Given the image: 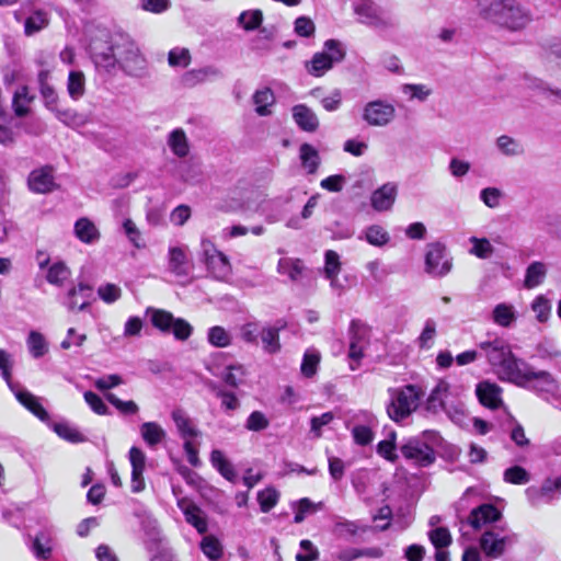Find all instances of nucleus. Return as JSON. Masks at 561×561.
<instances>
[{
    "instance_id": "obj_1",
    "label": "nucleus",
    "mask_w": 561,
    "mask_h": 561,
    "mask_svg": "<svg viewBox=\"0 0 561 561\" xmlns=\"http://www.w3.org/2000/svg\"><path fill=\"white\" fill-rule=\"evenodd\" d=\"M481 19L510 32H522L533 21L531 12L517 0H478Z\"/></svg>"
},
{
    "instance_id": "obj_2",
    "label": "nucleus",
    "mask_w": 561,
    "mask_h": 561,
    "mask_svg": "<svg viewBox=\"0 0 561 561\" xmlns=\"http://www.w3.org/2000/svg\"><path fill=\"white\" fill-rule=\"evenodd\" d=\"M479 347L483 351L489 364L494 368L499 378L513 383L518 373H520V364H524L525 360L513 354L508 342L495 337L492 341L480 342Z\"/></svg>"
},
{
    "instance_id": "obj_3",
    "label": "nucleus",
    "mask_w": 561,
    "mask_h": 561,
    "mask_svg": "<svg viewBox=\"0 0 561 561\" xmlns=\"http://www.w3.org/2000/svg\"><path fill=\"white\" fill-rule=\"evenodd\" d=\"M125 36V33H111L106 28H98L91 36L89 50L91 58L99 70L111 73L116 69V57L121 50L118 37Z\"/></svg>"
},
{
    "instance_id": "obj_4",
    "label": "nucleus",
    "mask_w": 561,
    "mask_h": 561,
    "mask_svg": "<svg viewBox=\"0 0 561 561\" xmlns=\"http://www.w3.org/2000/svg\"><path fill=\"white\" fill-rule=\"evenodd\" d=\"M388 416L399 423L409 417L419 407L424 392L415 385L389 389Z\"/></svg>"
},
{
    "instance_id": "obj_5",
    "label": "nucleus",
    "mask_w": 561,
    "mask_h": 561,
    "mask_svg": "<svg viewBox=\"0 0 561 561\" xmlns=\"http://www.w3.org/2000/svg\"><path fill=\"white\" fill-rule=\"evenodd\" d=\"M146 314L150 317L153 328L164 334L172 333L179 341H186L193 333V327L182 318H175L170 311L148 307Z\"/></svg>"
},
{
    "instance_id": "obj_6",
    "label": "nucleus",
    "mask_w": 561,
    "mask_h": 561,
    "mask_svg": "<svg viewBox=\"0 0 561 561\" xmlns=\"http://www.w3.org/2000/svg\"><path fill=\"white\" fill-rule=\"evenodd\" d=\"M118 44H121V50L116 57L117 67L127 76L142 77L146 72L147 60L137 44L127 34L125 37H118Z\"/></svg>"
},
{
    "instance_id": "obj_7",
    "label": "nucleus",
    "mask_w": 561,
    "mask_h": 561,
    "mask_svg": "<svg viewBox=\"0 0 561 561\" xmlns=\"http://www.w3.org/2000/svg\"><path fill=\"white\" fill-rule=\"evenodd\" d=\"M520 365V373L514 379V385L536 392L553 393L558 390V381L549 371L536 370L527 362Z\"/></svg>"
},
{
    "instance_id": "obj_8",
    "label": "nucleus",
    "mask_w": 561,
    "mask_h": 561,
    "mask_svg": "<svg viewBox=\"0 0 561 561\" xmlns=\"http://www.w3.org/2000/svg\"><path fill=\"white\" fill-rule=\"evenodd\" d=\"M344 57L345 50L342 44L336 39H328L324 43V50L316 53L312 59L306 64V68L310 75L321 77L329 71L334 64L342 61Z\"/></svg>"
},
{
    "instance_id": "obj_9",
    "label": "nucleus",
    "mask_w": 561,
    "mask_h": 561,
    "mask_svg": "<svg viewBox=\"0 0 561 561\" xmlns=\"http://www.w3.org/2000/svg\"><path fill=\"white\" fill-rule=\"evenodd\" d=\"M358 22L375 30H388L396 26L394 20L371 0H363L354 5Z\"/></svg>"
},
{
    "instance_id": "obj_10",
    "label": "nucleus",
    "mask_w": 561,
    "mask_h": 561,
    "mask_svg": "<svg viewBox=\"0 0 561 561\" xmlns=\"http://www.w3.org/2000/svg\"><path fill=\"white\" fill-rule=\"evenodd\" d=\"M453 268V257L448 255L446 245L442 242H433L426 245L425 272L432 277H444Z\"/></svg>"
},
{
    "instance_id": "obj_11",
    "label": "nucleus",
    "mask_w": 561,
    "mask_h": 561,
    "mask_svg": "<svg viewBox=\"0 0 561 561\" xmlns=\"http://www.w3.org/2000/svg\"><path fill=\"white\" fill-rule=\"evenodd\" d=\"M503 529L493 527L484 531L480 538V548L489 558H500L507 547L517 541V535L514 533L503 534Z\"/></svg>"
},
{
    "instance_id": "obj_12",
    "label": "nucleus",
    "mask_w": 561,
    "mask_h": 561,
    "mask_svg": "<svg viewBox=\"0 0 561 561\" xmlns=\"http://www.w3.org/2000/svg\"><path fill=\"white\" fill-rule=\"evenodd\" d=\"M201 249L203 261L213 277L219 280L227 279L231 274V265L228 257L218 251L213 242L206 239L202 240Z\"/></svg>"
},
{
    "instance_id": "obj_13",
    "label": "nucleus",
    "mask_w": 561,
    "mask_h": 561,
    "mask_svg": "<svg viewBox=\"0 0 561 561\" xmlns=\"http://www.w3.org/2000/svg\"><path fill=\"white\" fill-rule=\"evenodd\" d=\"M400 451L407 460L417 467H428L436 459L433 447L416 437L409 438L400 447Z\"/></svg>"
},
{
    "instance_id": "obj_14",
    "label": "nucleus",
    "mask_w": 561,
    "mask_h": 561,
    "mask_svg": "<svg viewBox=\"0 0 561 561\" xmlns=\"http://www.w3.org/2000/svg\"><path fill=\"white\" fill-rule=\"evenodd\" d=\"M92 296L93 287L88 283L79 282L60 296L59 301L69 312L85 311L91 306Z\"/></svg>"
},
{
    "instance_id": "obj_15",
    "label": "nucleus",
    "mask_w": 561,
    "mask_h": 561,
    "mask_svg": "<svg viewBox=\"0 0 561 561\" xmlns=\"http://www.w3.org/2000/svg\"><path fill=\"white\" fill-rule=\"evenodd\" d=\"M396 117V108L391 103L382 100L368 102L364 108L362 118L373 127L388 126Z\"/></svg>"
},
{
    "instance_id": "obj_16",
    "label": "nucleus",
    "mask_w": 561,
    "mask_h": 561,
    "mask_svg": "<svg viewBox=\"0 0 561 561\" xmlns=\"http://www.w3.org/2000/svg\"><path fill=\"white\" fill-rule=\"evenodd\" d=\"M128 458L131 465L130 489L131 492L139 493L146 488L142 474L146 468L147 457L140 448L134 446L129 449Z\"/></svg>"
},
{
    "instance_id": "obj_17",
    "label": "nucleus",
    "mask_w": 561,
    "mask_h": 561,
    "mask_svg": "<svg viewBox=\"0 0 561 561\" xmlns=\"http://www.w3.org/2000/svg\"><path fill=\"white\" fill-rule=\"evenodd\" d=\"M168 270L176 277H188L192 264L183 247H171L168 253Z\"/></svg>"
},
{
    "instance_id": "obj_18",
    "label": "nucleus",
    "mask_w": 561,
    "mask_h": 561,
    "mask_svg": "<svg viewBox=\"0 0 561 561\" xmlns=\"http://www.w3.org/2000/svg\"><path fill=\"white\" fill-rule=\"evenodd\" d=\"M501 516V512L493 504H482L471 511L468 524L474 530H479L483 526L497 522Z\"/></svg>"
},
{
    "instance_id": "obj_19",
    "label": "nucleus",
    "mask_w": 561,
    "mask_h": 561,
    "mask_svg": "<svg viewBox=\"0 0 561 561\" xmlns=\"http://www.w3.org/2000/svg\"><path fill=\"white\" fill-rule=\"evenodd\" d=\"M398 194V186L394 183L388 182L373 192L370 196L371 207L377 211H386L391 209L396 202Z\"/></svg>"
},
{
    "instance_id": "obj_20",
    "label": "nucleus",
    "mask_w": 561,
    "mask_h": 561,
    "mask_svg": "<svg viewBox=\"0 0 561 561\" xmlns=\"http://www.w3.org/2000/svg\"><path fill=\"white\" fill-rule=\"evenodd\" d=\"M28 187L35 193L45 194L55 188L53 169L44 167L31 172L28 176Z\"/></svg>"
},
{
    "instance_id": "obj_21",
    "label": "nucleus",
    "mask_w": 561,
    "mask_h": 561,
    "mask_svg": "<svg viewBox=\"0 0 561 561\" xmlns=\"http://www.w3.org/2000/svg\"><path fill=\"white\" fill-rule=\"evenodd\" d=\"M480 403L489 409H497L502 404V389L494 382L481 381L476 388Z\"/></svg>"
},
{
    "instance_id": "obj_22",
    "label": "nucleus",
    "mask_w": 561,
    "mask_h": 561,
    "mask_svg": "<svg viewBox=\"0 0 561 561\" xmlns=\"http://www.w3.org/2000/svg\"><path fill=\"white\" fill-rule=\"evenodd\" d=\"M293 119L304 131L314 133L319 128L317 114L305 104H297L291 108Z\"/></svg>"
},
{
    "instance_id": "obj_23",
    "label": "nucleus",
    "mask_w": 561,
    "mask_h": 561,
    "mask_svg": "<svg viewBox=\"0 0 561 561\" xmlns=\"http://www.w3.org/2000/svg\"><path fill=\"white\" fill-rule=\"evenodd\" d=\"M286 327V322L277 320L274 325L264 327L261 332L263 350L268 354H276L280 351L279 331Z\"/></svg>"
},
{
    "instance_id": "obj_24",
    "label": "nucleus",
    "mask_w": 561,
    "mask_h": 561,
    "mask_svg": "<svg viewBox=\"0 0 561 561\" xmlns=\"http://www.w3.org/2000/svg\"><path fill=\"white\" fill-rule=\"evenodd\" d=\"M209 373L222 379V381L232 388H238L243 382L245 371L241 365H229L219 369L218 367L207 366Z\"/></svg>"
},
{
    "instance_id": "obj_25",
    "label": "nucleus",
    "mask_w": 561,
    "mask_h": 561,
    "mask_svg": "<svg viewBox=\"0 0 561 561\" xmlns=\"http://www.w3.org/2000/svg\"><path fill=\"white\" fill-rule=\"evenodd\" d=\"M171 417L184 440H191L199 435V431L195 427L193 421L187 416L184 410L175 409L172 411Z\"/></svg>"
},
{
    "instance_id": "obj_26",
    "label": "nucleus",
    "mask_w": 561,
    "mask_h": 561,
    "mask_svg": "<svg viewBox=\"0 0 561 561\" xmlns=\"http://www.w3.org/2000/svg\"><path fill=\"white\" fill-rule=\"evenodd\" d=\"M178 505L182 510L185 520L195 527L199 534L207 531V522L202 516V512L198 506L193 503L185 504L184 500H180Z\"/></svg>"
},
{
    "instance_id": "obj_27",
    "label": "nucleus",
    "mask_w": 561,
    "mask_h": 561,
    "mask_svg": "<svg viewBox=\"0 0 561 561\" xmlns=\"http://www.w3.org/2000/svg\"><path fill=\"white\" fill-rule=\"evenodd\" d=\"M15 398L18 401L24 405L28 411H31L35 416H37L42 421H46L48 419L47 411L39 403L38 399L26 390H15L13 388Z\"/></svg>"
},
{
    "instance_id": "obj_28",
    "label": "nucleus",
    "mask_w": 561,
    "mask_h": 561,
    "mask_svg": "<svg viewBox=\"0 0 561 561\" xmlns=\"http://www.w3.org/2000/svg\"><path fill=\"white\" fill-rule=\"evenodd\" d=\"M15 398L18 401L24 405L28 411H31L35 416H37L42 421H46L48 419L47 411L39 403L38 399L26 390H15L13 388Z\"/></svg>"
},
{
    "instance_id": "obj_29",
    "label": "nucleus",
    "mask_w": 561,
    "mask_h": 561,
    "mask_svg": "<svg viewBox=\"0 0 561 561\" xmlns=\"http://www.w3.org/2000/svg\"><path fill=\"white\" fill-rule=\"evenodd\" d=\"M221 75L220 70L213 66H207L201 69H193L185 72L182 77V82L186 87H194L197 83L204 82L210 78H217Z\"/></svg>"
},
{
    "instance_id": "obj_30",
    "label": "nucleus",
    "mask_w": 561,
    "mask_h": 561,
    "mask_svg": "<svg viewBox=\"0 0 561 561\" xmlns=\"http://www.w3.org/2000/svg\"><path fill=\"white\" fill-rule=\"evenodd\" d=\"M252 100L257 115L270 116L272 114L271 106L275 103V94L272 89L263 88L256 90Z\"/></svg>"
},
{
    "instance_id": "obj_31",
    "label": "nucleus",
    "mask_w": 561,
    "mask_h": 561,
    "mask_svg": "<svg viewBox=\"0 0 561 561\" xmlns=\"http://www.w3.org/2000/svg\"><path fill=\"white\" fill-rule=\"evenodd\" d=\"M76 237L84 243H94L100 239V232L95 225L88 218L82 217L75 224Z\"/></svg>"
},
{
    "instance_id": "obj_32",
    "label": "nucleus",
    "mask_w": 561,
    "mask_h": 561,
    "mask_svg": "<svg viewBox=\"0 0 561 561\" xmlns=\"http://www.w3.org/2000/svg\"><path fill=\"white\" fill-rule=\"evenodd\" d=\"M140 435L148 446L154 447L165 438L167 433L157 422H145L140 425Z\"/></svg>"
},
{
    "instance_id": "obj_33",
    "label": "nucleus",
    "mask_w": 561,
    "mask_h": 561,
    "mask_svg": "<svg viewBox=\"0 0 561 561\" xmlns=\"http://www.w3.org/2000/svg\"><path fill=\"white\" fill-rule=\"evenodd\" d=\"M70 276V268L64 262H56L48 267L46 280L56 287H64Z\"/></svg>"
},
{
    "instance_id": "obj_34",
    "label": "nucleus",
    "mask_w": 561,
    "mask_h": 561,
    "mask_svg": "<svg viewBox=\"0 0 561 561\" xmlns=\"http://www.w3.org/2000/svg\"><path fill=\"white\" fill-rule=\"evenodd\" d=\"M299 158L308 173L313 174L317 172L320 165V156L312 145L308 142L302 144L299 148Z\"/></svg>"
},
{
    "instance_id": "obj_35",
    "label": "nucleus",
    "mask_w": 561,
    "mask_h": 561,
    "mask_svg": "<svg viewBox=\"0 0 561 561\" xmlns=\"http://www.w3.org/2000/svg\"><path fill=\"white\" fill-rule=\"evenodd\" d=\"M210 462L220 474L228 481L233 482L237 478L236 470L232 463L225 457L221 450L215 449L210 454Z\"/></svg>"
},
{
    "instance_id": "obj_36",
    "label": "nucleus",
    "mask_w": 561,
    "mask_h": 561,
    "mask_svg": "<svg viewBox=\"0 0 561 561\" xmlns=\"http://www.w3.org/2000/svg\"><path fill=\"white\" fill-rule=\"evenodd\" d=\"M304 268L299 259L282 257L277 264V272L287 275L291 282H297L301 277Z\"/></svg>"
},
{
    "instance_id": "obj_37",
    "label": "nucleus",
    "mask_w": 561,
    "mask_h": 561,
    "mask_svg": "<svg viewBox=\"0 0 561 561\" xmlns=\"http://www.w3.org/2000/svg\"><path fill=\"white\" fill-rule=\"evenodd\" d=\"M492 320L500 327L510 328L516 321V311L512 305L499 304L492 311Z\"/></svg>"
},
{
    "instance_id": "obj_38",
    "label": "nucleus",
    "mask_w": 561,
    "mask_h": 561,
    "mask_svg": "<svg viewBox=\"0 0 561 561\" xmlns=\"http://www.w3.org/2000/svg\"><path fill=\"white\" fill-rule=\"evenodd\" d=\"M547 275V267L542 262H533L526 270L524 286L528 289L542 284Z\"/></svg>"
},
{
    "instance_id": "obj_39",
    "label": "nucleus",
    "mask_w": 561,
    "mask_h": 561,
    "mask_svg": "<svg viewBox=\"0 0 561 561\" xmlns=\"http://www.w3.org/2000/svg\"><path fill=\"white\" fill-rule=\"evenodd\" d=\"M496 148L506 157H516L524 153L522 142L511 136L502 135L496 139Z\"/></svg>"
},
{
    "instance_id": "obj_40",
    "label": "nucleus",
    "mask_w": 561,
    "mask_h": 561,
    "mask_svg": "<svg viewBox=\"0 0 561 561\" xmlns=\"http://www.w3.org/2000/svg\"><path fill=\"white\" fill-rule=\"evenodd\" d=\"M48 24V13L43 10H37L25 20L24 33L25 35L31 36L45 28Z\"/></svg>"
},
{
    "instance_id": "obj_41",
    "label": "nucleus",
    "mask_w": 561,
    "mask_h": 561,
    "mask_svg": "<svg viewBox=\"0 0 561 561\" xmlns=\"http://www.w3.org/2000/svg\"><path fill=\"white\" fill-rule=\"evenodd\" d=\"M51 536L47 530L36 535L33 541V552L38 559H48L51 556Z\"/></svg>"
},
{
    "instance_id": "obj_42",
    "label": "nucleus",
    "mask_w": 561,
    "mask_h": 561,
    "mask_svg": "<svg viewBox=\"0 0 561 561\" xmlns=\"http://www.w3.org/2000/svg\"><path fill=\"white\" fill-rule=\"evenodd\" d=\"M56 114V117L66 126H69L71 128H78L81 126H84L88 122V118L85 115L78 113L75 110L66 108V110H59L58 107L56 111H54Z\"/></svg>"
},
{
    "instance_id": "obj_43",
    "label": "nucleus",
    "mask_w": 561,
    "mask_h": 561,
    "mask_svg": "<svg viewBox=\"0 0 561 561\" xmlns=\"http://www.w3.org/2000/svg\"><path fill=\"white\" fill-rule=\"evenodd\" d=\"M33 101V96L28 93V88L23 85L18 89L13 96L12 106L18 117H24L28 113V104Z\"/></svg>"
},
{
    "instance_id": "obj_44",
    "label": "nucleus",
    "mask_w": 561,
    "mask_h": 561,
    "mask_svg": "<svg viewBox=\"0 0 561 561\" xmlns=\"http://www.w3.org/2000/svg\"><path fill=\"white\" fill-rule=\"evenodd\" d=\"M168 144L172 152L183 158L188 153V142L185 133L182 129H175L169 135Z\"/></svg>"
},
{
    "instance_id": "obj_45",
    "label": "nucleus",
    "mask_w": 561,
    "mask_h": 561,
    "mask_svg": "<svg viewBox=\"0 0 561 561\" xmlns=\"http://www.w3.org/2000/svg\"><path fill=\"white\" fill-rule=\"evenodd\" d=\"M469 241L472 244L471 249L469 250L470 254L481 260L490 259L493 255L494 247L491 244L489 239L471 237Z\"/></svg>"
},
{
    "instance_id": "obj_46",
    "label": "nucleus",
    "mask_w": 561,
    "mask_h": 561,
    "mask_svg": "<svg viewBox=\"0 0 561 561\" xmlns=\"http://www.w3.org/2000/svg\"><path fill=\"white\" fill-rule=\"evenodd\" d=\"M367 425H355L352 428V436L355 444L359 446L369 445L374 439V432L371 430V424L375 423V417L369 416L367 419Z\"/></svg>"
},
{
    "instance_id": "obj_47",
    "label": "nucleus",
    "mask_w": 561,
    "mask_h": 561,
    "mask_svg": "<svg viewBox=\"0 0 561 561\" xmlns=\"http://www.w3.org/2000/svg\"><path fill=\"white\" fill-rule=\"evenodd\" d=\"M26 343L28 351L34 358L43 357L48 351V345L44 335L37 331L30 332Z\"/></svg>"
},
{
    "instance_id": "obj_48",
    "label": "nucleus",
    "mask_w": 561,
    "mask_h": 561,
    "mask_svg": "<svg viewBox=\"0 0 561 561\" xmlns=\"http://www.w3.org/2000/svg\"><path fill=\"white\" fill-rule=\"evenodd\" d=\"M85 79L81 71H71L68 77L67 90L72 100H79L85 90Z\"/></svg>"
},
{
    "instance_id": "obj_49",
    "label": "nucleus",
    "mask_w": 561,
    "mask_h": 561,
    "mask_svg": "<svg viewBox=\"0 0 561 561\" xmlns=\"http://www.w3.org/2000/svg\"><path fill=\"white\" fill-rule=\"evenodd\" d=\"M199 547L203 553L211 561H217L222 556V546L214 536H205Z\"/></svg>"
},
{
    "instance_id": "obj_50",
    "label": "nucleus",
    "mask_w": 561,
    "mask_h": 561,
    "mask_svg": "<svg viewBox=\"0 0 561 561\" xmlns=\"http://www.w3.org/2000/svg\"><path fill=\"white\" fill-rule=\"evenodd\" d=\"M365 240L375 247H382L390 240L389 233L379 225H371L365 230Z\"/></svg>"
},
{
    "instance_id": "obj_51",
    "label": "nucleus",
    "mask_w": 561,
    "mask_h": 561,
    "mask_svg": "<svg viewBox=\"0 0 561 561\" xmlns=\"http://www.w3.org/2000/svg\"><path fill=\"white\" fill-rule=\"evenodd\" d=\"M207 340L215 347H227L231 344L232 339L225 328L215 325L208 330Z\"/></svg>"
},
{
    "instance_id": "obj_52",
    "label": "nucleus",
    "mask_w": 561,
    "mask_h": 561,
    "mask_svg": "<svg viewBox=\"0 0 561 561\" xmlns=\"http://www.w3.org/2000/svg\"><path fill=\"white\" fill-rule=\"evenodd\" d=\"M54 431L59 437L70 443H82L85 440L84 435L80 433L77 427L68 423H56Z\"/></svg>"
},
{
    "instance_id": "obj_53",
    "label": "nucleus",
    "mask_w": 561,
    "mask_h": 561,
    "mask_svg": "<svg viewBox=\"0 0 561 561\" xmlns=\"http://www.w3.org/2000/svg\"><path fill=\"white\" fill-rule=\"evenodd\" d=\"M238 21L245 31H254L261 25L263 14L260 10L244 11L239 15Z\"/></svg>"
},
{
    "instance_id": "obj_54",
    "label": "nucleus",
    "mask_w": 561,
    "mask_h": 561,
    "mask_svg": "<svg viewBox=\"0 0 561 561\" xmlns=\"http://www.w3.org/2000/svg\"><path fill=\"white\" fill-rule=\"evenodd\" d=\"M279 494L273 488H267L257 493V502L263 513L270 512L278 502Z\"/></svg>"
},
{
    "instance_id": "obj_55",
    "label": "nucleus",
    "mask_w": 561,
    "mask_h": 561,
    "mask_svg": "<svg viewBox=\"0 0 561 561\" xmlns=\"http://www.w3.org/2000/svg\"><path fill=\"white\" fill-rule=\"evenodd\" d=\"M428 538L436 549L447 548L451 543V536L446 527H436L430 530Z\"/></svg>"
},
{
    "instance_id": "obj_56",
    "label": "nucleus",
    "mask_w": 561,
    "mask_h": 561,
    "mask_svg": "<svg viewBox=\"0 0 561 561\" xmlns=\"http://www.w3.org/2000/svg\"><path fill=\"white\" fill-rule=\"evenodd\" d=\"M105 399L124 415H134L139 410L136 402L131 400L123 401L112 392H107Z\"/></svg>"
},
{
    "instance_id": "obj_57",
    "label": "nucleus",
    "mask_w": 561,
    "mask_h": 561,
    "mask_svg": "<svg viewBox=\"0 0 561 561\" xmlns=\"http://www.w3.org/2000/svg\"><path fill=\"white\" fill-rule=\"evenodd\" d=\"M504 481L512 484H526L530 477L529 473L520 466H513L504 471Z\"/></svg>"
},
{
    "instance_id": "obj_58",
    "label": "nucleus",
    "mask_w": 561,
    "mask_h": 561,
    "mask_svg": "<svg viewBox=\"0 0 561 561\" xmlns=\"http://www.w3.org/2000/svg\"><path fill=\"white\" fill-rule=\"evenodd\" d=\"M503 196V192L497 187H485L480 192V199L489 208H497Z\"/></svg>"
},
{
    "instance_id": "obj_59",
    "label": "nucleus",
    "mask_w": 561,
    "mask_h": 561,
    "mask_svg": "<svg viewBox=\"0 0 561 561\" xmlns=\"http://www.w3.org/2000/svg\"><path fill=\"white\" fill-rule=\"evenodd\" d=\"M98 296L106 304L117 301L122 296V289L112 283L103 284L98 288Z\"/></svg>"
},
{
    "instance_id": "obj_60",
    "label": "nucleus",
    "mask_w": 561,
    "mask_h": 561,
    "mask_svg": "<svg viewBox=\"0 0 561 561\" xmlns=\"http://www.w3.org/2000/svg\"><path fill=\"white\" fill-rule=\"evenodd\" d=\"M168 61L172 67H187L191 62L190 50L187 48L175 47L169 51Z\"/></svg>"
},
{
    "instance_id": "obj_61",
    "label": "nucleus",
    "mask_w": 561,
    "mask_h": 561,
    "mask_svg": "<svg viewBox=\"0 0 561 561\" xmlns=\"http://www.w3.org/2000/svg\"><path fill=\"white\" fill-rule=\"evenodd\" d=\"M340 256L339 254L333 250H328L325 252V267L324 273L325 277L328 279H333L337 277V274L340 273Z\"/></svg>"
},
{
    "instance_id": "obj_62",
    "label": "nucleus",
    "mask_w": 561,
    "mask_h": 561,
    "mask_svg": "<svg viewBox=\"0 0 561 561\" xmlns=\"http://www.w3.org/2000/svg\"><path fill=\"white\" fill-rule=\"evenodd\" d=\"M268 425V419L261 411H253L245 422V428L252 432L263 431L267 428Z\"/></svg>"
},
{
    "instance_id": "obj_63",
    "label": "nucleus",
    "mask_w": 561,
    "mask_h": 561,
    "mask_svg": "<svg viewBox=\"0 0 561 561\" xmlns=\"http://www.w3.org/2000/svg\"><path fill=\"white\" fill-rule=\"evenodd\" d=\"M123 230L128 240L138 249L142 248L145 243L141 239V232L131 219L123 221Z\"/></svg>"
},
{
    "instance_id": "obj_64",
    "label": "nucleus",
    "mask_w": 561,
    "mask_h": 561,
    "mask_svg": "<svg viewBox=\"0 0 561 561\" xmlns=\"http://www.w3.org/2000/svg\"><path fill=\"white\" fill-rule=\"evenodd\" d=\"M299 547L306 553H297L296 561H317L319 559V550L309 539H302Z\"/></svg>"
}]
</instances>
